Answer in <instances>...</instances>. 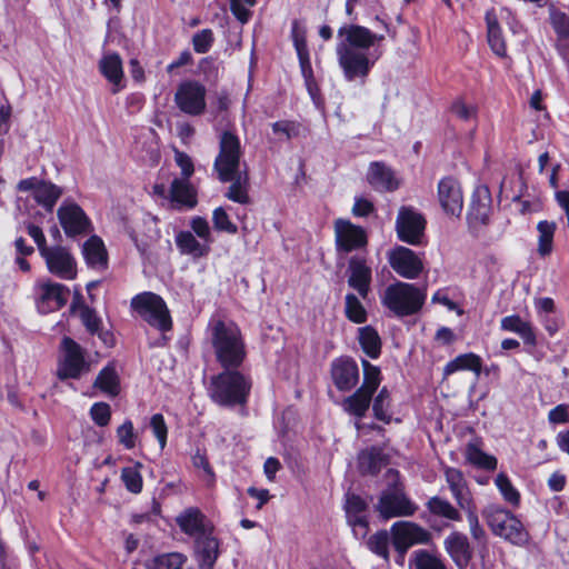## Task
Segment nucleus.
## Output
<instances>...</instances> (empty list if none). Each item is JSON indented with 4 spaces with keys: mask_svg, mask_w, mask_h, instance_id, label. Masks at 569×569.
<instances>
[{
    "mask_svg": "<svg viewBox=\"0 0 569 569\" xmlns=\"http://www.w3.org/2000/svg\"><path fill=\"white\" fill-rule=\"evenodd\" d=\"M338 42L336 53L338 62L342 69L343 77L347 81L361 79L362 81L369 76L376 60L363 52L372 47L370 33L360 24H343L337 32Z\"/></svg>",
    "mask_w": 569,
    "mask_h": 569,
    "instance_id": "nucleus-1",
    "label": "nucleus"
},
{
    "mask_svg": "<svg viewBox=\"0 0 569 569\" xmlns=\"http://www.w3.org/2000/svg\"><path fill=\"white\" fill-rule=\"evenodd\" d=\"M210 343L216 362L221 369H241L248 358L246 338L233 321L222 319L209 322Z\"/></svg>",
    "mask_w": 569,
    "mask_h": 569,
    "instance_id": "nucleus-2",
    "label": "nucleus"
},
{
    "mask_svg": "<svg viewBox=\"0 0 569 569\" xmlns=\"http://www.w3.org/2000/svg\"><path fill=\"white\" fill-rule=\"evenodd\" d=\"M252 389V378L241 369H222L210 378L209 397L219 407L247 406Z\"/></svg>",
    "mask_w": 569,
    "mask_h": 569,
    "instance_id": "nucleus-3",
    "label": "nucleus"
},
{
    "mask_svg": "<svg viewBox=\"0 0 569 569\" xmlns=\"http://www.w3.org/2000/svg\"><path fill=\"white\" fill-rule=\"evenodd\" d=\"M427 299V288L397 280L387 286L381 296V305L395 317L405 318L418 315Z\"/></svg>",
    "mask_w": 569,
    "mask_h": 569,
    "instance_id": "nucleus-4",
    "label": "nucleus"
},
{
    "mask_svg": "<svg viewBox=\"0 0 569 569\" xmlns=\"http://www.w3.org/2000/svg\"><path fill=\"white\" fill-rule=\"evenodd\" d=\"M482 515L495 536L511 545L525 547L530 541V533L522 521L511 511L499 506H489Z\"/></svg>",
    "mask_w": 569,
    "mask_h": 569,
    "instance_id": "nucleus-5",
    "label": "nucleus"
},
{
    "mask_svg": "<svg viewBox=\"0 0 569 569\" xmlns=\"http://www.w3.org/2000/svg\"><path fill=\"white\" fill-rule=\"evenodd\" d=\"M131 308L143 321L160 332L172 330L170 310L160 295L151 291L138 293L131 299Z\"/></svg>",
    "mask_w": 569,
    "mask_h": 569,
    "instance_id": "nucleus-6",
    "label": "nucleus"
},
{
    "mask_svg": "<svg viewBox=\"0 0 569 569\" xmlns=\"http://www.w3.org/2000/svg\"><path fill=\"white\" fill-rule=\"evenodd\" d=\"M60 358L57 367L59 380H78L90 371L87 350L71 337L64 336L59 346Z\"/></svg>",
    "mask_w": 569,
    "mask_h": 569,
    "instance_id": "nucleus-7",
    "label": "nucleus"
},
{
    "mask_svg": "<svg viewBox=\"0 0 569 569\" xmlns=\"http://www.w3.org/2000/svg\"><path fill=\"white\" fill-rule=\"evenodd\" d=\"M242 157V148L239 137L230 131L224 130L219 138V152L213 162V169L221 182L231 181L240 170V160Z\"/></svg>",
    "mask_w": 569,
    "mask_h": 569,
    "instance_id": "nucleus-8",
    "label": "nucleus"
},
{
    "mask_svg": "<svg viewBox=\"0 0 569 569\" xmlns=\"http://www.w3.org/2000/svg\"><path fill=\"white\" fill-rule=\"evenodd\" d=\"M333 232L337 256L346 257L352 252L367 250L369 234L362 226L349 219L338 218L333 221Z\"/></svg>",
    "mask_w": 569,
    "mask_h": 569,
    "instance_id": "nucleus-9",
    "label": "nucleus"
},
{
    "mask_svg": "<svg viewBox=\"0 0 569 569\" xmlns=\"http://www.w3.org/2000/svg\"><path fill=\"white\" fill-rule=\"evenodd\" d=\"M290 33L306 89L312 101L317 103L321 99V90L315 78L311 66L310 52L307 43V30L298 20H293Z\"/></svg>",
    "mask_w": 569,
    "mask_h": 569,
    "instance_id": "nucleus-10",
    "label": "nucleus"
},
{
    "mask_svg": "<svg viewBox=\"0 0 569 569\" xmlns=\"http://www.w3.org/2000/svg\"><path fill=\"white\" fill-rule=\"evenodd\" d=\"M427 219L413 207L402 206L396 219L398 240L410 246H421L425 240Z\"/></svg>",
    "mask_w": 569,
    "mask_h": 569,
    "instance_id": "nucleus-11",
    "label": "nucleus"
},
{
    "mask_svg": "<svg viewBox=\"0 0 569 569\" xmlns=\"http://www.w3.org/2000/svg\"><path fill=\"white\" fill-rule=\"evenodd\" d=\"M430 539L431 533L415 522H395L391 527V543L399 557L396 561L402 562L412 546L428 543Z\"/></svg>",
    "mask_w": 569,
    "mask_h": 569,
    "instance_id": "nucleus-12",
    "label": "nucleus"
},
{
    "mask_svg": "<svg viewBox=\"0 0 569 569\" xmlns=\"http://www.w3.org/2000/svg\"><path fill=\"white\" fill-rule=\"evenodd\" d=\"M206 87L197 80L182 81L174 93L179 110L189 116H200L206 111Z\"/></svg>",
    "mask_w": 569,
    "mask_h": 569,
    "instance_id": "nucleus-13",
    "label": "nucleus"
},
{
    "mask_svg": "<svg viewBox=\"0 0 569 569\" xmlns=\"http://www.w3.org/2000/svg\"><path fill=\"white\" fill-rule=\"evenodd\" d=\"M425 507L426 511L421 515V519H423L433 531L440 532L443 527H449V523L440 525L437 519H445L451 522L462 521L460 510L443 497H430L425 503Z\"/></svg>",
    "mask_w": 569,
    "mask_h": 569,
    "instance_id": "nucleus-14",
    "label": "nucleus"
},
{
    "mask_svg": "<svg viewBox=\"0 0 569 569\" xmlns=\"http://www.w3.org/2000/svg\"><path fill=\"white\" fill-rule=\"evenodd\" d=\"M387 259L391 269L405 279H417L423 271L422 259L408 247H393L389 250Z\"/></svg>",
    "mask_w": 569,
    "mask_h": 569,
    "instance_id": "nucleus-15",
    "label": "nucleus"
},
{
    "mask_svg": "<svg viewBox=\"0 0 569 569\" xmlns=\"http://www.w3.org/2000/svg\"><path fill=\"white\" fill-rule=\"evenodd\" d=\"M57 217L69 238L87 234L92 229L90 218L76 202H63L57 211Z\"/></svg>",
    "mask_w": 569,
    "mask_h": 569,
    "instance_id": "nucleus-16",
    "label": "nucleus"
},
{
    "mask_svg": "<svg viewBox=\"0 0 569 569\" xmlns=\"http://www.w3.org/2000/svg\"><path fill=\"white\" fill-rule=\"evenodd\" d=\"M418 507L402 492L383 490L379 497L376 510L385 520L398 517L413 516Z\"/></svg>",
    "mask_w": 569,
    "mask_h": 569,
    "instance_id": "nucleus-17",
    "label": "nucleus"
},
{
    "mask_svg": "<svg viewBox=\"0 0 569 569\" xmlns=\"http://www.w3.org/2000/svg\"><path fill=\"white\" fill-rule=\"evenodd\" d=\"M437 197L443 212L459 218L463 210V192L460 181L453 176L442 177L437 187Z\"/></svg>",
    "mask_w": 569,
    "mask_h": 569,
    "instance_id": "nucleus-18",
    "label": "nucleus"
},
{
    "mask_svg": "<svg viewBox=\"0 0 569 569\" xmlns=\"http://www.w3.org/2000/svg\"><path fill=\"white\" fill-rule=\"evenodd\" d=\"M347 282L349 288L357 291L358 296L366 299L371 291L372 269L363 254L349 257L347 263Z\"/></svg>",
    "mask_w": 569,
    "mask_h": 569,
    "instance_id": "nucleus-19",
    "label": "nucleus"
},
{
    "mask_svg": "<svg viewBox=\"0 0 569 569\" xmlns=\"http://www.w3.org/2000/svg\"><path fill=\"white\" fill-rule=\"evenodd\" d=\"M330 378L340 392H349L359 382V367L350 356H340L330 363Z\"/></svg>",
    "mask_w": 569,
    "mask_h": 569,
    "instance_id": "nucleus-20",
    "label": "nucleus"
},
{
    "mask_svg": "<svg viewBox=\"0 0 569 569\" xmlns=\"http://www.w3.org/2000/svg\"><path fill=\"white\" fill-rule=\"evenodd\" d=\"M41 257L46 261L48 271L58 278L73 280L77 277V261L68 248L53 246Z\"/></svg>",
    "mask_w": 569,
    "mask_h": 569,
    "instance_id": "nucleus-21",
    "label": "nucleus"
},
{
    "mask_svg": "<svg viewBox=\"0 0 569 569\" xmlns=\"http://www.w3.org/2000/svg\"><path fill=\"white\" fill-rule=\"evenodd\" d=\"M492 210L491 192L487 186H478L470 199L467 211V223L469 228L476 229L488 226Z\"/></svg>",
    "mask_w": 569,
    "mask_h": 569,
    "instance_id": "nucleus-22",
    "label": "nucleus"
},
{
    "mask_svg": "<svg viewBox=\"0 0 569 569\" xmlns=\"http://www.w3.org/2000/svg\"><path fill=\"white\" fill-rule=\"evenodd\" d=\"M368 502L353 492L346 493L345 512L347 523L358 538H366L369 532Z\"/></svg>",
    "mask_w": 569,
    "mask_h": 569,
    "instance_id": "nucleus-23",
    "label": "nucleus"
},
{
    "mask_svg": "<svg viewBox=\"0 0 569 569\" xmlns=\"http://www.w3.org/2000/svg\"><path fill=\"white\" fill-rule=\"evenodd\" d=\"M40 295L36 300L38 311L47 315L62 309L70 295L66 284L52 282L50 280L39 284Z\"/></svg>",
    "mask_w": 569,
    "mask_h": 569,
    "instance_id": "nucleus-24",
    "label": "nucleus"
},
{
    "mask_svg": "<svg viewBox=\"0 0 569 569\" xmlns=\"http://www.w3.org/2000/svg\"><path fill=\"white\" fill-rule=\"evenodd\" d=\"M79 318L86 331L90 336H97L107 348L116 346V337L109 329L103 328L102 318L98 315L94 308L86 303H81Z\"/></svg>",
    "mask_w": 569,
    "mask_h": 569,
    "instance_id": "nucleus-25",
    "label": "nucleus"
},
{
    "mask_svg": "<svg viewBox=\"0 0 569 569\" xmlns=\"http://www.w3.org/2000/svg\"><path fill=\"white\" fill-rule=\"evenodd\" d=\"M443 547L458 569H467L473 556L468 537L452 531L443 541Z\"/></svg>",
    "mask_w": 569,
    "mask_h": 569,
    "instance_id": "nucleus-26",
    "label": "nucleus"
},
{
    "mask_svg": "<svg viewBox=\"0 0 569 569\" xmlns=\"http://www.w3.org/2000/svg\"><path fill=\"white\" fill-rule=\"evenodd\" d=\"M390 463V456L382 448L371 446L358 455V468L362 476H378Z\"/></svg>",
    "mask_w": 569,
    "mask_h": 569,
    "instance_id": "nucleus-27",
    "label": "nucleus"
},
{
    "mask_svg": "<svg viewBox=\"0 0 569 569\" xmlns=\"http://www.w3.org/2000/svg\"><path fill=\"white\" fill-rule=\"evenodd\" d=\"M367 180L379 192H392L399 188V182L391 168L379 161L370 163Z\"/></svg>",
    "mask_w": 569,
    "mask_h": 569,
    "instance_id": "nucleus-28",
    "label": "nucleus"
},
{
    "mask_svg": "<svg viewBox=\"0 0 569 569\" xmlns=\"http://www.w3.org/2000/svg\"><path fill=\"white\" fill-rule=\"evenodd\" d=\"M82 254L87 266L96 270L108 269L109 256L99 236L89 237L82 246Z\"/></svg>",
    "mask_w": 569,
    "mask_h": 569,
    "instance_id": "nucleus-29",
    "label": "nucleus"
},
{
    "mask_svg": "<svg viewBox=\"0 0 569 569\" xmlns=\"http://www.w3.org/2000/svg\"><path fill=\"white\" fill-rule=\"evenodd\" d=\"M99 71L112 84V93H118L124 88L123 67L119 53L103 56L99 61Z\"/></svg>",
    "mask_w": 569,
    "mask_h": 569,
    "instance_id": "nucleus-30",
    "label": "nucleus"
},
{
    "mask_svg": "<svg viewBox=\"0 0 569 569\" xmlns=\"http://www.w3.org/2000/svg\"><path fill=\"white\" fill-rule=\"evenodd\" d=\"M170 200L178 209H193L198 204V194L189 179L174 178L170 184Z\"/></svg>",
    "mask_w": 569,
    "mask_h": 569,
    "instance_id": "nucleus-31",
    "label": "nucleus"
},
{
    "mask_svg": "<svg viewBox=\"0 0 569 569\" xmlns=\"http://www.w3.org/2000/svg\"><path fill=\"white\" fill-rule=\"evenodd\" d=\"M487 24V41L492 52L500 57H507V44L495 9L487 10L485 16Z\"/></svg>",
    "mask_w": 569,
    "mask_h": 569,
    "instance_id": "nucleus-32",
    "label": "nucleus"
},
{
    "mask_svg": "<svg viewBox=\"0 0 569 569\" xmlns=\"http://www.w3.org/2000/svg\"><path fill=\"white\" fill-rule=\"evenodd\" d=\"M500 329L518 335L527 346H537V336L531 322L525 321L517 313L503 317L500 321Z\"/></svg>",
    "mask_w": 569,
    "mask_h": 569,
    "instance_id": "nucleus-33",
    "label": "nucleus"
},
{
    "mask_svg": "<svg viewBox=\"0 0 569 569\" xmlns=\"http://www.w3.org/2000/svg\"><path fill=\"white\" fill-rule=\"evenodd\" d=\"M93 388L114 398L120 395L121 383L114 362L107 363L96 377Z\"/></svg>",
    "mask_w": 569,
    "mask_h": 569,
    "instance_id": "nucleus-34",
    "label": "nucleus"
},
{
    "mask_svg": "<svg viewBox=\"0 0 569 569\" xmlns=\"http://www.w3.org/2000/svg\"><path fill=\"white\" fill-rule=\"evenodd\" d=\"M199 569H213L219 557V541L211 536H202L196 540Z\"/></svg>",
    "mask_w": 569,
    "mask_h": 569,
    "instance_id": "nucleus-35",
    "label": "nucleus"
},
{
    "mask_svg": "<svg viewBox=\"0 0 569 569\" xmlns=\"http://www.w3.org/2000/svg\"><path fill=\"white\" fill-rule=\"evenodd\" d=\"M176 246L181 254L191 256L194 259L207 257L210 246L197 240L191 231L182 230L176 234Z\"/></svg>",
    "mask_w": 569,
    "mask_h": 569,
    "instance_id": "nucleus-36",
    "label": "nucleus"
},
{
    "mask_svg": "<svg viewBox=\"0 0 569 569\" xmlns=\"http://www.w3.org/2000/svg\"><path fill=\"white\" fill-rule=\"evenodd\" d=\"M373 396V393L358 388L352 395L343 399L342 408L350 416L362 419L370 408Z\"/></svg>",
    "mask_w": 569,
    "mask_h": 569,
    "instance_id": "nucleus-37",
    "label": "nucleus"
},
{
    "mask_svg": "<svg viewBox=\"0 0 569 569\" xmlns=\"http://www.w3.org/2000/svg\"><path fill=\"white\" fill-rule=\"evenodd\" d=\"M461 370L472 371L479 376L482 371L481 357L473 352L459 355L455 359L447 362L443 368V376L448 377Z\"/></svg>",
    "mask_w": 569,
    "mask_h": 569,
    "instance_id": "nucleus-38",
    "label": "nucleus"
},
{
    "mask_svg": "<svg viewBox=\"0 0 569 569\" xmlns=\"http://www.w3.org/2000/svg\"><path fill=\"white\" fill-rule=\"evenodd\" d=\"M176 520L181 531L188 536L204 533V516L196 507L187 508Z\"/></svg>",
    "mask_w": 569,
    "mask_h": 569,
    "instance_id": "nucleus-39",
    "label": "nucleus"
},
{
    "mask_svg": "<svg viewBox=\"0 0 569 569\" xmlns=\"http://www.w3.org/2000/svg\"><path fill=\"white\" fill-rule=\"evenodd\" d=\"M358 341L363 353L370 359H378L381 355L382 341L376 328L365 326L358 329Z\"/></svg>",
    "mask_w": 569,
    "mask_h": 569,
    "instance_id": "nucleus-40",
    "label": "nucleus"
},
{
    "mask_svg": "<svg viewBox=\"0 0 569 569\" xmlns=\"http://www.w3.org/2000/svg\"><path fill=\"white\" fill-rule=\"evenodd\" d=\"M231 184L228 188V191L226 193V197L240 204H249L251 199L249 196V177L248 173L240 172V170L234 173L233 179L230 181Z\"/></svg>",
    "mask_w": 569,
    "mask_h": 569,
    "instance_id": "nucleus-41",
    "label": "nucleus"
},
{
    "mask_svg": "<svg viewBox=\"0 0 569 569\" xmlns=\"http://www.w3.org/2000/svg\"><path fill=\"white\" fill-rule=\"evenodd\" d=\"M61 194V188L50 181L43 180L37 193H33V198L38 204L51 212Z\"/></svg>",
    "mask_w": 569,
    "mask_h": 569,
    "instance_id": "nucleus-42",
    "label": "nucleus"
},
{
    "mask_svg": "<svg viewBox=\"0 0 569 569\" xmlns=\"http://www.w3.org/2000/svg\"><path fill=\"white\" fill-rule=\"evenodd\" d=\"M539 232L538 237V253L541 257L549 256L553 249V237L557 230L555 221L541 220L537 224Z\"/></svg>",
    "mask_w": 569,
    "mask_h": 569,
    "instance_id": "nucleus-43",
    "label": "nucleus"
},
{
    "mask_svg": "<svg viewBox=\"0 0 569 569\" xmlns=\"http://www.w3.org/2000/svg\"><path fill=\"white\" fill-rule=\"evenodd\" d=\"M188 558L181 552H167L154 556L146 565L147 569H183Z\"/></svg>",
    "mask_w": 569,
    "mask_h": 569,
    "instance_id": "nucleus-44",
    "label": "nucleus"
},
{
    "mask_svg": "<svg viewBox=\"0 0 569 569\" xmlns=\"http://www.w3.org/2000/svg\"><path fill=\"white\" fill-rule=\"evenodd\" d=\"M345 316L356 325H362L368 320L367 309L359 297L352 292H348L345 297Z\"/></svg>",
    "mask_w": 569,
    "mask_h": 569,
    "instance_id": "nucleus-45",
    "label": "nucleus"
},
{
    "mask_svg": "<svg viewBox=\"0 0 569 569\" xmlns=\"http://www.w3.org/2000/svg\"><path fill=\"white\" fill-rule=\"evenodd\" d=\"M467 460L475 467L493 471L497 469L498 460L495 456L486 453L473 443H469L466 450Z\"/></svg>",
    "mask_w": 569,
    "mask_h": 569,
    "instance_id": "nucleus-46",
    "label": "nucleus"
},
{
    "mask_svg": "<svg viewBox=\"0 0 569 569\" xmlns=\"http://www.w3.org/2000/svg\"><path fill=\"white\" fill-rule=\"evenodd\" d=\"M141 468L142 463L136 462L133 467H123L121 469L120 479L124 488L133 495H139L143 489V478L140 472Z\"/></svg>",
    "mask_w": 569,
    "mask_h": 569,
    "instance_id": "nucleus-47",
    "label": "nucleus"
},
{
    "mask_svg": "<svg viewBox=\"0 0 569 569\" xmlns=\"http://www.w3.org/2000/svg\"><path fill=\"white\" fill-rule=\"evenodd\" d=\"M495 485L501 493L503 500L515 508H518L521 502L519 490L512 485L509 476L505 472L497 475Z\"/></svg>",
    "mask_w": 569,
    "mask_h": 569,
    "instance_id": "nucleus-48",
    "label": "nucleus"
},
{
    "mask_svg": "<svg viewBox=\"0 0 569 569\" xmlns=\"http://www.w3.org/2000/svg\"><path fill=\"white\" fill-rule=\"evenodd\" d=\"M361 366L363 371V381L359 388L375 395L382 380L381 370L378 366L372 365L367 359L361 360Z\"/></svg>",
    "mask_w": 569,
    "mask_h": 569,
    "instance_id": "nucleus-49",
    "label": "nucleus"
},
{
    "mask_svg": "<svg viewBox=\"0 0 569 569\" xmlns=\"http://www.w3.org/2000/svg\"><path fill=\"white\" fill-rule=\"evenodd\" d=\"M549 22L559 40L569 39V16L566 12L550 6Z\"/></svg>",
    "mask_w": 569,
    "mask_h": 569,
    "instance_id": "nucleus-50",
    "label": "nucleus"
},
{
    "mask_svg": "<svg viewBox=\"0 0 569 569\" xmlns=\"http://www.w3.org/2000/svg\"><path fill=\"white\" fill-rule=\"evenodd\" d=\"M389 535L387 530H378L376 533L369 537L367 541L368 549L377 555L378 557L389 560Z\"/></svg>",
    "mask_w": 569,
    "mask_h": 569,
    "instance_id": "nucleus-51",
    "label": "nucleus"
},
{
    "mask_svg": "<svg viewBox=\"0 0 569 569\" xmlns=\"http://www.w3.org/2000/svg\"><path fill=\"white\" fill-rule=\"evenodd\" d=\"M212 223L218 232H227L229 234L238 232L237 224L230 220L229 214L222 207H218L212 211Z\"/></svg>",
    "mask_w": 569,
    "mask_h": 569,
    "instance_id": "nucleus-52",
    "label": "nucleus"
},
{
    "mask_svg": "<svg viewBox=\"0 0 569 569\" xmlns=\"http://www.w3.org/2000/svg\"><path fill=\"white\" fill-rule=\"evenodd\" d=\"M192 48L196 53H207L214 43L213 31L209 28L196 32L191 39Z\"/></svg>",
    "mask_w": 569,
    "mask_h": 569,
    "instance_id": "nucleus-53",
    "label": "nucleus"
},
{
    "mask_svg": "<svg viewBox=\"0 0 569 569\" xmlns=\"http://www.w3.org/2000/svg\"><path fill=\"white\" fill-rule=\"evenodd\" d=\"M117 438L123 448L131 450L137 443V433L134 431L133 422L130 419H126L122 425L117 428Z\"/></svg>",
    "mask_w": 569,
    "mask_h": 569,
    "instance_id": "nucleus-54",
    "label": "nucleus"
},
{
    "mask_svg": "<svg viewBox=\"0 0 569 569\" xmlns=\"http://www.w3.org/2000/svg\"><path fill=\"white\" fill-rule=\"evenodd\" d=\"M230 11L233 17L241 23L246 24L252 17V11L247 7H253L257 0H229Z\"/></svg>",
    "mask_w": 569,
    "mask_h": 569,
    "instance_id": "nucleus-55",
    "label": "nucleus"
},
{
    "mask_svg": "<svg viewBox=\"0 0 569 569\" xmlns=\"http://www.w3.org/2000/svg\"><path fill=\"white\" fill-rule=\"evenodd\" d=\"M450 492L459 510L461 509L465 511V513H468L470 512V510L477 509L476 502L471 496V492L467 483L465 485V487L453 488V490H450Z\"/></svg>",
    "mask_w": 569,
    "mask_h": 569,
    "instance_id": "nucleus-56",
    "label": "nucleus"
},
{
    "mask_svg": "<svg viewBox=\"0 0 569 569\" xmlns=\"http://www.w3.org/2000/svg\"><path fill=\"white\" fill-rule=\"evenodd\" d=\"M198 71L207 82H217L219 78V67L213 57L208 56L200 59L198 63Z\"/></svg>",
    "mask_w": 569,
    "mask_h": 569,
    "instance_id": "nucleus-57",
    "label": "nucleus"
},
{
    "mask_svg": "<svg viewBox=\"0 0 569 569\" xmlns=\"http://www.w3.org/2000/svg\"><path fill=\"white\" fill-rule=\"evenodd\" d=\"M274 134H283L288 140L300 134L301 123L296 120H279L271 124Z\"/></svg>",
    "mask_w": 569,
    "mask_h": 569,
    "instance_id": "nucleus-58",
    "label": "nucleus"
},
{
    "mask_svg": "<svg viewBox=\"0 0 569 569\" xmlns=\"http://www.w3.org/2000/svg\"><path fill=\"white\" fill-rule=\"evenodd\" d=\"M450 112L462 121H469L477 117L478 108L467 104L462 98H458L451 103Z\"/></svg>",
    "mask_w": 569,
    "mask_h": 569,
    "instance_id": "nucleus-59",
    "label": "nucleus"
},
{
    "mask_svg": "<svg viewBox=\"0 0 569 569\" xmlns=\"http://www.w3.org/2000/svg\"><path fill=\"white\" fill-rule=\"evenodd\" d=\"M90 417L98 427H106L111 420V408L107 402H96L90 408Z\"/></svg>",
    "mask_w": 569,
    "mask_h": 569,
    "instance_id": "nucleus-60",
    "label": "nucleus"
},
{
    "mask_svg": "<svg viewBox=\"0 0 569 569\" xmlns=\"http://www.w3.org/2000/svg\"><path fill=\"white\" fill-rule=\"evenodd\" d=\"M150 428L157 438L160 448L163 449L168 439V427L164 417L161 413H154L150 419Z\"/></svg>",
    "mask_w": 569,
    "mask_h": 569,
    "instance_id": "nucleus-61",
    "label": "nucleus"
},
{
    "mask_svg": "<svg viewBox=\"0 0 569 569\" xmlns=\"http://www.w3.org/2000/svg\"><path fill=\"white\" fill-rule=\"evenodd\" d=\"M190 227L192 229V233L197 234L200 239H202L204 243L210 246V243L213 242L209 223L203 217H193L191 219Z\"/></svg>",
    "mask_w": 569,
    "mask_h": 569,
    "instance_id": "nucleus-62",
    "label": "nucleus"
},
{
    "mask_svg": "<svg viewBox=\"0 0 569 569\" xmlns=\"http://www.w3.org/2000/svg\"><path fill=\"white\" fill-rule=\"evenodd\" d=\"M466 517L472 539L478 542L486 541L487 535L485 529L480 525L477 509L470 510V512L466 513Z\"/></svg>",
    "mask_w": 569,
    "mask_h": 569,
    "instance_id": "nucleus-63",
    "label": "nucleus"
},
{
    "mask_svg": "<svg viewBox=\"0 0 569 569\" xmlns=\"http://www.w3.org/2000/svg\"><path fill=\"white\" fill-rule=\"evenodd\" d=\"M372 411H373V417L386 423V425H389L391 422V419H392V413L390 411L391 409V400H382L380 402H378V400H373L372 399Z\"/></svg>",
    "mask_w": 569,
    "mask_h": 569,
    "instance_id": "nucleus-64",
    "label": "nucleus"
}]
</instances>
